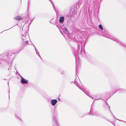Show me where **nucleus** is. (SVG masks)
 Here are the masks:
<instances>
[{
  "mask_svg": "<svg viewBox=\"0 0 126 126\" xmlns=\"http://www.w3.org/2000/svg\"><path fill=\"white\" fill-rule=\"evenodd\" d=\"M57 102V101L56 99H53L51 101V103L53 106H54L56 105Z\"/></svg>",
  "mask_w": 126,
  "mask_h": 126,
  "instance_id": "1",
  "label": "nucleus"
},
{
  "mask_svg": "<svg viewBox=\"0 0 126 126\" xmlns=\"http://www.w3.org/2000/svg\"><path fill=\"white\" fill-rule=\"evenodd\" d=\"M21 82L22 83L26 84L28 83V81L22 77L21 79Z\"/></svg>",
  "mask_w": 126,
  "mask_h": 126,
  "instance_id": "2",
  "label": "nucleus"
},
{
  "mask_svg": "<svg viewBox=\"0 0 126 126\" xmlns=\"http://www.w3.org/2000/svg\"><path fill=\"white\" fill-rule=\"evenodd\" d=\"M22 17L20 16H17L15 18V19L16 20H20L22 19Z\"/></svg>",
  "mask_w": 126,
  "mask_h": 126,
  "instance_id": "3",
  "label": "nucleus"
},
{
  "mask_svg": "<svg viewBox=\"0 0 126 126\" xmlns=\"http://www.w3.org/2000/svg\"><path fill=\"white\" fill-rule=\"evenodd\" d=\"M64 18L63 17L61 16L60 17V22L61 23H62L64 21Z\"/></svg>",
  "mask_w": 126,
  "mask_h": 126,
  "instance_id": "4",
  "label": "nucleus"
},
{
  "mask_svg": "<svg viewBox=\"0 0 126 126\" xmlns=\"http://www.w3.org/2000/svg\"><path fill=\"white\" fill-rule=\"evenodd\" d=\"M99 27L100 28V29H101L102 30H103V28L102 27V25H99Z\"/></svg>",
  "mask_w": 126,
  "mask_h": 126,
  "instance_id": "5",
  "label": "nucleus"
},
{
  "mask_svg": "<svg viewBox=\"0 0 126 126\" xmlns=\"http://www.w3.org/2000/svg\"><path fill=\"white\" fill-rule=\"evenodd\" d=\"M25 44H26L28 43V42L27 41H26L25 42Z\"/></svg>",
  "mask_w": 126,
  "mask_h": 126,
  "instance_id": "6",
  "label": "nucleus"
}]
</instances>
